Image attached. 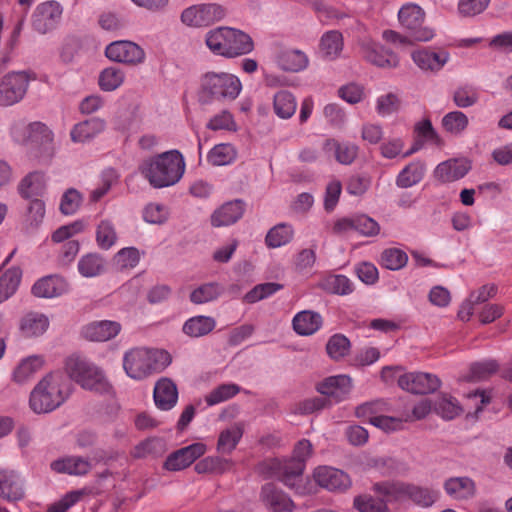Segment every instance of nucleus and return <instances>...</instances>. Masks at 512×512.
Returning <instances> with one entry per match:
<instances>
[{
  "label": "nucleus",
  "mask_w": 512,
  "mask_h": 512,
  "mask_svg": "<svg viewBox=\"0 0 512 512\" xmlns=\"http://www.w3.org/2000/svg\"><path fill=\"white\" fill-rule=\"evenodd\" d=\"M185 169V159L178 150L149 156L138 165V172L155 189L177 184L183 177Z\"/></svg>",
  "instance_id": "obj_1"
},
{
  "label": "nucleus",
  "mask_w": 512,
  "mask_h": 512,
  "mask_svg": "<svg viewBox=\"0 0 512 512\" xmlns=\"http://www.w3.org/2000/svg\"><path fill=\"white\" fill-rule=\"evenodd\" d=\"M72 384L61 371L46 374L30 394V407L37 413H49L60 407L71 395Z\"/></svg>",
  "instance_id": "obj_2"
},
{
  "label": "nucleus",
  "mask_w": 512,
  "mask_h": 512,
  "mask_svg": "<svg viewBox=\"0 0 512 512\" xmlns=\"http://www.w3.org/2000/svg\"><path fill=\"white\" fill-rule=\"evenodd\" d=\"M172 362L170 354L161 349L132 347L123 353L122 367L125 374L141 381L152 374L162 372Z\"/></svg>",
  "instance_id": "obj_3"
},
{
  "label": "nucleus",
  "mask_w": 512,
  "mask_h": 512,
  "mask_svg": "<svg viewBox=\"0 0 512 512\" xmlns=\"http://www.w3.org/2000/svg\"><path fill=\"white\" fill-rule=\"evenodd\" d=\"M313 446L307 439H302L294 447L291 459L280 461L272 459L264 462L261 467L267 468V476L280 479L286 486L302 493L299 484L302 482V474L306 461L311 457Z\"/></svg>",
  "instance_id": "obj_4"
},
{
  "label": "nucleus",
  "mask_w": 512,
  "mask_h": 512,
  "mask_svg": "<svg viewBox=\"0 0 512 512\" xmlns=\"http://www.w3.org/2000/svg\"><path fill=\"white\" fill-rule=\"evenodd\" d=\"M204 42L212 54L228 59L249 54L254 49L253 40L248 34L227 26L207 31Z\"/></svg>",
  "instance_id": "obj_5"
},
{
  "label": "nucleus",
  "mask_w": 512,
  "mask_h": 512,
  "mask_svg": "<svg viewBox=\"0 0 512 512\" xmlns=\"http://www.w3.org/2000/svg\"><path fill=\"white\" fill-rule=\"evenodd\" d=\"M64 369L69 379L85 390L101 394L111 391L112 386L104 370L84 356L70 355L64 362Z\"/></svg>",
  "instance_id": "obj_6"
},
{
  "label": "nucleus",
  "mask_w": 512,
  "mask_h": 512,
  "mask_svg": "<svg viewBox=\"0 0 512 512\" xmlns=\"http://www.w3.org/2000/svg\"><path fill=\"white\" fill-rule=\"evenodd\" d=\"M242 90L240 79L227 72H207L201 78L200 98L203 102L236 99Z\"/></svg>",
  "instance_id": "obj_7"
},
{
  "label": "nucleus",
  "mask_w": 512,
  "mask_h": 512,
  "mask_svg": "<svg viewBox=\"0 0 512 512\" xmlns=\"http://www.w3.org/2000/svg\"><path fill=\"white\" fill-rule=\"evenodd\" d=\"M12 140L26 147L50 145L53 142V132L42 122H15L10 128Z\"/></svg>",
  "instance_id": "obj_8"
},
{
  "label": "nucleus",
  "mask_w": 512,
  "mask_h": 512,
  "mask_svg": "<svg viewBox=\"0 0 512 512\" xmlns=\"http://www.w3.org/2000/svg\"><path fill=\"white\" fill-rule=\"evenodd\" d=\"M377 488L383 491L389 500L409 498L422 507H429L438 499V491L413 484L396 482L378 486Z\"/></svg>",
  "instance_id": "obj_9"
},
{
  "label": "nucleus",
  "mask_w": 512,
  "mask_h": 512,
  "mask_svg": "<svg viewBox=\"0 0 512 512\" xmlns=\"http://www.w3.org/2000/svg\"><path fill=\"white\" fill-rule=\"evenodd\" d=\"M225 15V9L217 3L197 4L182 11L181 22L189 27L201 28L222 20Z\"/></svg>",
  "instance_id": "obj_10"
},
{
  "label": "nucleus",
  "mask_w": 512,
  "mask_h": 512,
  "mask_svg": "<svg viewBox=\"0 0 512 512\" xmlns=\"http://www.w3.org/2000/svg\"><path fill=\"white\" fill-rule=\"evenodd\" d=\"M360 53L366 61L379 68L394 69L400 63L396 53L368 38L360 42Z\"/></svg>",
  "instance_id": "obj_11"
},
{
  "label": "nucleus",
  "mask_w": 512,
  "mask_h": 512,
  "mask_svg": "<svg viewBox=\"0 0 512 512\" xmlns=\"http://www.w3.org/2000/svg\"><path fill=\"white\" fill-rule=\"evenodd\" d=\"M105 55L114 62L127 65H139L145 61L144 49L137 43L129 40H118L107 45Z\"/></svg>",
  "instance_id": "obj_12"
},
{
  "label": "nucleus",
  "mask_w": 512,
  "mask_h": 512,
  "mask_svg": "<svg viewBox=\"0 0 512 512\" xmlns=\"http://www.w3.org/2000/svg\"><path fill=\"white\" fill-rule=\"evenodd\" d=\"M29 79L25 72H13L5 75L0 82V106L18 103L26 94Z\"/></svg>",
  "instance_id": "obj_13"
},
{
  "label": "nucleus",
  "mask_w": 512,
  "mask_h": 512,
  "mask_svg": "<svg viewBox=\"0 0 512 512\" xmlns=\"http://www.w3.org/2000/svg\"><path fill=\"white\" fill-rule=\"evenodd\" d=\"M411 59L422 72L437 74L450 60V53L441 48L422 47L411 52Z\"/></svg>",
  "instance_id": "obj_14"
},
{
  "label": "nucleus",
  "mask_w": 512,
  "mask_h": 512,
  "mask_svg": "<svg viewBox=\"0 0 512 512\" xmlns=\"http://www.w3.org/2000/svg\"><path fill=\"white\" fill-rule=\"evenodd\" d=\"M63 8L59 2L51 0L39 4L32 16L34 29L45 34L53 30L61 20Z\"/></svg>",
  "instance_id": "obj_15"
},
{
  "label": "nucleus",
  "mask_w": 512,
  "mask_h": 512,
  "mask_svg": "<svg viewBox=\"0 0 512 512\" xmlns=\"http://www.w3.org/2000/svg\"><path fill=\"white\" fill-rule=\"evenodd\" d=\"M398 385L414 394H428L435 392L441 385L440 379L430 373L410 372L401 375Z\"/></svg>",
  "instance_id": "obj_16"
},
{
  "label": "nucleus",
  "mask_w": 512,
  "mask_h": 512,
  "mask_svg": "<svg viewBox=\"0 0 512 512\" xmlns=\"http://www.w3.org/2000/svg\"><path fill=\"white\" fill-rule=\"evenodd\" d=\"M313 477L320 487L333 492L346 491L352 484L347 473L330 466L317 467L314 470Z\"/></svg>",
  "instance_id": "obj_17"
},
{
  "label": "nucleus",
  "mask_w": 512,
  "mask_h": 512,
  "mask_svg": "<svg viewBox=\"0 0 512 512\" xmlns=\"http://www.w3.org/2000/svg\"><path fill=\"white\" fill-rule=\"evenodd\" d=\"M207 446L202 442H196L171 453L164 462V469L168 471H180L189 467L194 461L203 456Z\"/></svg>",
  "instance_id": "obj_18"
},
{
  "label": "nucleus",
  "mask_w": 512,
  "mask_h": 512,
  "mask_svg": "<svg viewBox=\"0 0 512 512\" xmlns=\"http://www.w3.org/2000/svg\"><path fill=\"white\" fill-rule=\"evenodd\" d=\"M352 387V378L347 374H339L323 379L317 384L316 389L320 394L340 402L349 396Z\"/></svg>",
  "instance_id": "obj_19"
},
{
  "label": "nucleus",
  "mask_w": 512,
  "mask_h": 512,
  "mask_svg": "<svg viewBox=\"0 0 512 512\" xmlns=\"http://www.w3.org/2000/svg\"><path fill=\"white\" fill-rule=\"evenodd\" d=\"M122 330V325L113 320L92 321L81 330L82 336L92 342H106L114 339Z\"/></svg>",
  "instance_id": "obj_20"
},
{
  "label": "nucleus",
  "mask_w": 512,
  "mask_h": 512,
  "mask_svg": "<svg viewBox=\"0 0 512 512\" xmlns=\"http://www.w3.org/2000/svg\"><path fill=\"white\" fill-rule=\"evenodd\" d=\"M69 285L58 274L46 275L38 279L31 287V293L38 298H56L67 293Z\"/></svg>",
  "instance_id": "obj_21"
},
{
  "label": "nucleus",
  "mask_w": 512,
  "mask_h": 512,
  "mask_svg": "<svg viewBox=\"0 0 512 512\" xmlns=\"http://www.w3.org/2000/svg\"><path fill=\"white\" fill-rule=\"evenodd\" d=\"M45 363V357L40 354L24 357L15 365L11 373V380L17 384H25L43 369Z\"/></svg>",
  "instance_id": "obj_22"
},
{
  "label": "nucleus",
  "mask_w": 512,
  "mask_h": 512,
  "mask_svg": "<svg viewBox=\"0 0 512 512\" xmlns=\"http://www.w3.org/2000/svg\"><path fill=\"white\" fill-rule=\"evenodd\" d=\"M446 494L456 501L472 499L477 492L476 483L467 476L450 477L443 484Z\"/></svg>",
  "instance_id": "obj_23"
},
{
  "label": "nucleus",
  "mask_w": 512,
  "mask_h": 512,
  "mask_svg": "<svg viewBox=\"0 0 512 512\" xmlns=\"http://www.w3.org/2000/svg\"><path fill=\"white\" fill-rule=\"evenodd\" d=\"M153 399L156 407L162 411L174 408L178 401V389L169 378L159 379L154 386Z\"/></svg>",
  "instance_id": "obj_24"
},
{
  "label": "nucleus",
  "mask_w": 512,
  "mask_h": 512,
  "mask_svg": "<svg viewBox=\"0 0 512 512\" xmlns=\"http://www.w3.org/2000/svg\"><path fill=\"white\" fill-rule=\"evenodd\" d=\"M470 169V162L465 158L449 159L436 166L434 176L441 182H454L463 178Z\"/></svg>",
  "instance_id": "obj_25"
},
{
  "label": "nucleus",
  "mask_w": 512,
  "mask_h": 512,
  "mask_svg": "<svg viewBox=\"0 0 512 512\" xmlns=\"http://www.w3.org/2000/svg\"><path fill=\"white\" fill-rule=\"evenodd\" d=\"M245 203L242 200H233L224 203L211 215V224L214 227L229 226L236 223L244 214Z\"/></svg>",
  "instance_id": "obj_26"
},
{
  "label": "nucleus",
  "mask_w": 512,
  "mask_h": 512,
  "mask_svg": "<svg viewBox=\"0 0 512 512\" xmlns=\"http://www.w3.org/2000/svg\"><path fill=\"white\" fill-rule=\"evenodd\" d=\"M24 481L12 470H0V498L18 501L24 497Z\"/></svg>",
  "instance_id": "obj_27"
},
{
  "label": "nucleus",
  "mask_w": 512,
  "mask_h": 512,
  "mask_svg": "<svg viewBox=\"0 0 512 512\" xmlns=\"http://www.w3.org/2000/svg\"><path fill=\"white\" fill-rule=\"evenodd\" d=\"M50 467L57 473H64L73 476H84L93 467L90 459L81 456H66L54 460Z\"/></svg>",
  "instance_id": "obj_28"
},
{
  "label": "nucleus",
  "mask_w": 512,
  "mask_h": 512,
  "mask_svg": "<svg viewBox=\"0 0 512 512\" xmlns=\"http://www.w3.org/2000/svg\"><path fill=\"white\" fill-rule=\"evenodd\" d=\"M105 121L98 117H92L79 122L73 126L70 137L75 143H85L91 141L105 129Z\"/></svg>",
  "instance_id": "obj_29"
},
{
  "label": "nucleus",
  "mask_w": 512,
  "mask_h": 512,
  "mask_svg": "<svg viewBox=\"0 0 512 512\" xmlns=\"http://www.w3.org/2000/svg\"><path fill=\"white\" fill-rule=\"evenodd\" d=\"M322 316L312 310H303L296 313L292 319V327L300 336H310L322 326Z\"/></svg>",
  "instance_id": "obj_30"
},
{
  "label": "nucleus",
  "mask_w": 512,
  "mask_h": 512,
  "mask_svg": "<svg viewBox=\"0 0 512 512\" xmlns=\"http://www.w3.org/2000/svg\"><path fill=\"white\" fill-rule=\"evenodd\" d=\"M261 497L274 512H290L294 507L292 500L272 483L263 486Z\"/></svg>",
  "instance_id": "obj_31"
},
{
  "label": "nucleus",
  "mask_w": 512,
  "mask_h": 512,
  "mask_svg": "<svg viewBox=\"0 0 512 512\" xmlns=\"http://www.w3.org/2000/svg\"><path fill=\"white\" fill-rule=\"evenodd\" d=\"M48 178L45 173L34 171L27 174L18 185L19 194L25 198L42 196L47 187Z\"/></svg>",
  "instance_id": "obj_32"
},
{
  "label": "nucleus",
  "mask_w": 512,
  "mask_h": 512,
  "mask_svg": "<svg viewBox=\"0 0 512 512\" xmlns=\"http://www.w3.org/2000/svg\"><path fill=\"white\" fill-rule=\"evenodd\" d=\"M425 11L415 3H405L398 11L397 18L401 27L416 31L425 20Z\"/></svg>",
  "instance_id": "obj_33"
},
{
  "label": "nucleus",
  "mask_w": 512,
  "mask_h": 512,
  "mask_svg": "<svg viewBox=\"0 0 512 512\" xmlns=\"http://www.w3.org/2000/svg\"><path fill=\"white\" fill-rule=\"evenodd\" d=\"M279 67L288 72H300L309 65V58L305 52L298 49H286L277 57Z\"/></svg>",
  "instance_id": "obj_34"
},
{
  "label": "nucleus",
  "mask_w": 512,
  "mask_h": 512,
  "mask_svg": "<svg viewBox=\"0 0 512 512\" xmlns=\"http://www.w3.org/2000/svg\"><path fill=\"white\" fill-rule=\"evenodd\" d=\"M387 483L376 484L374 486L375 492L378 494V497L375 498L371 495H360L354 499V507L359 512H386L387 511V503L392 500L387 499L384 495L383 491L379 490L378 486L386 485Z\"/></svg>",
  "instance_id": "obj_35"
},
{
  "label": "nucleus",
  "mask_w": 512,
  "mask_h": 512,
  "mask_svg": "<svg viewBox=\"0 0 512 512\" xmlns=\"http://www.w3.org/2000/svg\"><path fill=\"white\" fill-rule=\"evenodd\" d=\"M237 156L238 151L233 144L220 143L208 151L206 160L211 166H228L235 162Z\"/></svg>",
  "instance_id": "obj_36"
},
{
  "label": "nucleus",
  "mask_w": 512,
  "mask_h": 512,
  "mask_svg": "<svg viewBox=\"0 0 512 512\" xmlns=\"http://www.w3.org/2000/svg\"><path fill=\"white\" fill-rule=\"evenodd\" d=\"M49 319L39 312H29L20 321V330L25 337L40 336L49 327Z\"/></svg>",
  "instance_id": "obj_37"
},
{
  "label": "nucleus",
  "mask_w": 512,
  "mask_h": 512,
  "mask_svg": "<svg viewBox=\"0 0 512 512\" xmlns=\"http://www.w3.org/2000/svg\"><path fill=\"white\" fill-rule=\"evenodd\" d=\"M216 327V321L213 317L198 315L187 319L182 327L185 335L191 338H199L209 334Z\"/></svg>",
  "instance_id": "obj_38"
},
{
  "label": "nucleus",
  "mask_w": 512,
  "mask_h": 512,
  "mask_svg": "<svg viewBox=\"0 0 512 512\" xmlns=\"http://www.w3.org/2000/svg\"><path fill=\"white\" fill-rule=\"evenodd\" d=\"M426 172L424 162L417 160L405 166L396 177L399 188H410L422 181Z\"/></svg>",
  "instance_id": "obj_39"
},
{
  "label": "nucleus",
  "mask_w": 512,
  "mask_h": 512,
  "mask_svg": "<svg viewBox=\"0 0 512 512\" xmlns=\"http://www.w3.org/2000/svg\"><path fill=\"white\" fill-rule=\"evenodd\" d=\"M343 50V37L339 31L331 30L325 32L319 44V52L323 58L334 60L339 57Z\"/></svg>",
  "instance_id": "obj_40"
},
{
  "label": "nucleus",
  "mask_w": 512,
  "mask_h": 512,
  "mask_svg": "<svg viewBox=\"0 0 512 512\" xmlns=\"http://www.w3.org/2000/svg\"><path fill=\"white\" fill-rule=\"evenodd\" d=\"M95 241L102 250H109L117 244L118 233L115 223L110 219H102L95 228Z\"/></svg>",
  "instance_id": "obj_41"
},
{
  "label": "nucleus",
  "mask_w": 512,
  "mask_h": 512,
  "mask_svg": "<svg viewBox=\"0 0 512 512\" xmlns=\"http://www.w3.org/2000/svg\"><path fill=\"white\" fill-rule=\"evenodd\" d=\"M443 130L451 136H462L469 126L468 116L459 110L450 111L442 117Z\"/></svg>",
  "instance_id": "obj_42"
},
{
  "label": "nucleus",
  "mask_w": 512,
  "mask_h": 512,
  "mask_svg": "<svg viewBox=\"0 0 512 512\" xmlns=\"http://www.w3.org/2000/svg\"><path fill=\"white\" fill-rule=\"evenodd\" d=\"M297 101L294 95L281 90L273 96V111L280 119H290L296 112Z\"/></svg>",
  "instance_id": "obj_43"
},
{
  "label": "nucleus",
  "mask_w": 512,
  "mask_h": 512,
  "mask_svg": "<svg viewBox=\"0 0 512 512\" xmlns=\"http://www.w3.org/2000/svg\"><path fill=\"white\" fill-rule=\"evenodd\" d=\"M294 237V228L287 223L272 227L266 234L265 244L268 248H279L287 245Z\"/></svg>",
  "instance_id": "obj_44"
},
{
  "label": "nucleus",
  "mask_w": 512,
  "mask_h": 512,
  "mask_svg": "<svg viewBox=\"0 0 512 512\" xmlns=\"http://www.w3.org/2000/svg\"><path fill=\"white\" fill-rule=\"evenodd\" d=\"M22 278L20 267L7 269L0 277V304L10 298L18 289Z\"/></svg>",
  "instance_id": "obj_45"
},
{
  "label": "nucleus",
  "mask_w": 512,
  "mask_h": 512,
  "mask_svg": "<svg viewBox=\"0 0 512 512\" xmlns=\"http://www.w3.org/2000/svg\"><path fill=\"white\" fill-rule=\"evenodd\" d=\"M78 272L85 278L101 275L105 270L104 259L97 253L83 255L77 264Z\"/></svg>",
  "instance_id": "obj_46"
},
{
  "label": "nucleus",
  "mask_w": 512,
  "mask_h": 512,
  "mask_svg": "<svg viewBox=\"0 0 512 512\" xmlns=\"http://www.w3.org/2000/svg\"><path fill=\"white\" fill-rule=\"evenodd\" d=\"M125 77V72L121 68L110 66L100 72L98 85L102 91H115L124 83Z\"/></svg>",
  "instance_id": "obj_47"
},
{
  "label": "nucleus",
  "mask_w": 512,
  "mask_h": 512,
  "mask_svg": "<svg viewBox=\"0 0 512 512\" xmlns=\"http://www.w3.org/2000/svg\"><path fill=\"white\" fill-rule=\"evenodd\" d=\"M351 350L350 340L343 334L332 335L326 343V352L334 361H340L349 355Z\"/></svg>",
  "instance_id": "obj_48"
},
{
  "label": "nucleus",
  "mask_w": 512,
  "mask_h": 512,
  "mask_svg": "<svg viewBox=\"0 0 512 512\" xmlns=\"http://www.w3.org/2000/svg\"><path fill=\"white\" fill-rule=\"evenodd\" d=\"M325 150H334L336 160L341 164H351L357 156L358 148L353 144L338 143L335 140H327L324 143Z\"/></svg>",
  "instance_id": "obj_49"
},
{
  "label": "nucleus",
  "mask_w": 512,
  "mask_h": 512,
  "mask_svg": "<svg viewBox=\"0 0 512 512\" xmlns=\"http://www.w3.org/2000/svg\"><path fill=\"white\" fill-rule=\"evenodd\" d=\"M243 435V429L240 425L235 424L228 429L222 431L219 435L217 449L221 453H231L239 443Z\"/></svg>",
  "instance_id": "obj_50"
},
{
  "label": "nucleus",
  "mask_w": 512,
  "mask_h": 512,
  "mask_svg": "<svg viewBox=\"0 0 512 512\" xmlns=\"http://www.w3.org/2000/svg\"><path fill=\"white\" fill-rule=\"evenodd\" d=\"M119 179V174L113 168L105 169L100 176V181L98 186L93 189L90 193V200L93 202H98L101 198H103L114 186Z\"/></svg>",
  "instance_id": "obj_51"
},
{
  "label": "nucleus",
  "mask_w": 512,
  "mask_h": 512,
  "mask_svg": "<svg viewBox=\"0 0 512 512\" xmlns=\"http://www.w3.org/2000/svg\"><path fill=\"white\" fill-rule=\"evenodd\" d=\"M222 293V287L216 282L205 283L190 294V301L194 304H204L217 299Z\"/></svg>",
  "instance_id": "obj_52"
},
{
  "label": "nucleus",
  "mask_w": 512,
  "mask_h": 512,
  "mask_svg": "<svg viewBox=\"0 0 512 512\" xmlns=\"http://www.w3.org/2000/svg\"><path fill=\"white\" fill-rule=\"evenodd\" d=\"M240 392V387L234 383H226L214 388L205 396L208 406H214L225 402Z\"/></svg>",
  "instance_id": "obj_53"
},
{
  "label": "nucleus",
  "mask_w": 512,
  "mask_h": 512,
  "mask_svg": "<svg viewBox=\"0 0 512 512\" xmlns=\"http://www.w3.org/2000/svg\"><path fill=\"white\" fill-rule=\"evenodd\" d=\"M322 287L326 291L338 295H348L354 290L353 283L344 275L327 276L322 282Z\"/></svg>",
  "instance_id": "obj_54"
},
{
  "label": "nucleus",
  "mask_w": 512,
  "mask_h": 512,
  "mask_svg": "<svg viewBox=\"0 0 512 512\" xmlns=\"http://www.w3.org/2000/svg\"><path fill=\"white\" fill-rule=\"evenodd\" d=\"M142 254L136 247L122 248L114 256L115 265L120 270L133 269L138 265Z\"/></svg>",
  "instance_id": "obj_55"
},
{
  "label": "nucleus",
  "mask_w": 512,
  "mask_h": 512,
  "mask_svg": "<svg viewBox=\"0 0 512 512\" xmlns=\"http://www.w3.org/2000/svg\"><path fill=\"white\" fill-rule=\"evenodd\" d=\"M87 224L84 220H76L69 224L60 226L51 235L54 243H65L70 241L72 237L85 231Z\"/></svg>",
  "instance_id": "obj_56"
},
{
  "label": "nucleus",
  "mask_w": 512,
  "mask_h": 512,
  "mask_svg": "<svg viewBox=\"0 0 512 512\" xmlns=\"http://www.w3.org/2000/svg\"><path fill=\"white\" fill-rule=\"evenodd\" d=\"M283 288V285L275 282L258 284L247 292L243 298L246 303L253 304L266 299Z\"/></svg>",
  "instance_id": "obj_57"
},
{
  "label": "nucleus",
  "mask_w": 512,
  "mask_h": 512,
  "mask_svg": "<svg viewBox=\"0 0 512 512\" xmlns=\"http://www.w3.org/2000/svg\"><path fill=\"white\" fill-rule=\"evenodd\" d=\"M142 218L148 224L162 225L169 218V210L163 204L151 202L143 208Z\"/></svg>",
  "instance_id": "obj_58"
},
{
  "label": "nucleus",
  "mask_w": 512,
  "mask_h": 512,
  "mask_svg": "<svg viewBox=\"0 0 512 512\" xmlns=\"http://www.w3.org/2000/svg\"><path fill=\"white\" fill-rule=\"evenodd\" d=\"M408 262V255L399 248H387L381 254V264L389 270H399Z\"/></svg>",
  "instance_id": "obj_59"
},
{
  "label": "nucleus",
  "mask_w": 512,
  "mask_h": 512,
  "mask_svg": "<svg viewBox=\"0 0 512 512\" xmlns=\"http://www.w3.org/2000/svg\"><path fill=\"white\" fill-rule=\"evenodd\" d=\"M401 105L400 98L395 93L380 95L376 99L375 110L381 117H388L399 111Z\"/></svg>",
  "instance_id": "obj_60"
},
{
  "label": "nucleus",
  "mask_w": 512,
  "mask_h": 512,
  "mask_svg": "<svg viewBox=\"0 0 512 512\" xmlns=\"http://www.w3.org/2000/svg\"><path fill=\"white\" fill-rule=\"evenodd\" d=\"M435 411L442 418L451 420L462 412V408L456 398L442 395L435 403Z\"/></svg>",
  "instance_id": "obj_61"
},
{
  "label": "nucleus",
  "mask_w": 512,
  "mask_h": 512,
  "mask_svg": "<svg viewBox=\"0 0 512 512\" xmlns=\"http://www.w3.org/2000/svg\"><path fill=\"white\" fill-rule=\"evenodd\" d=\"M498 370V364L495 360H485L471 365L468 381H482L488 379Z\"/></svg>",
  "instance_id": "obj_62"
},
{
  "label": "nucleus",
  "mask_w": 512,
  "mask_h": 512,
  "mask_svg": "<svg viewBox=\"0 0 512 512\" xmlns=\"http://www.w3.org/2000/svg\"><path fill=\"white\" fill-rule=\"evenodd\" d=\"M206 127L212 131L226 130L235 132L237 130V124L234 117L227 110H223L212 116Z\"/></svg>",
  "instance_id": "obj_63"
},
{
  "label": "nucleus",
  "mask_w": 512,
  "mask_h": 512,
  "mask_svg": "<svg viewBox=\"0 0 512 512\" xmlns=\"http://www.w3.org/2000/svg\"><path fill=\"white\" fill-rule=\"evenodd\" d=\"M87 494V489L68 492L59 501L51 504L48 508V512H66Z\"/></svg>",
  "instance_id": "obj_64"
}]
</instances>
